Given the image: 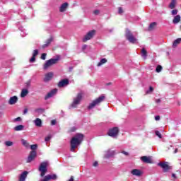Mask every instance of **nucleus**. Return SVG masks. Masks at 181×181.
Here are the masks:
<instances>
[{
    "instance_id": "nucleus-1",
    "label": "nucleus",
    "mask_w": 181,
    "mask_h": 181,
    "mask_svg": "<svg viewBox=\"0 0 181 181\" xmlns=\"http://www.w3.org/2000/svg\"><path fill=\"white\" fill-rule=\"evenodd\" d=\"M83 138L84 135L78 133L71 139V152H74V149H76V148L83 142Z\"/></svg>"
},
{
    "instance_id": "nucleus-2",
    "label": "nucleus",
    "mask_w": 181,
    "mask_h": 181,
    "mask_svg": "<svg viewBox=\"0 0 181 181\" xmlns=\"http://www.w3.org/2000/svg\"><path fill=\"white\" fill-rule=\"evenodd\" d=\"M81 100H83V93L81 92L77 94L76 97L74 98L73 102L70 105V108H77V107L80 105Z\"/></svg>"
},
{
    "instance_id": "nucleus-3",
    "label": "nucleus",
    "mask_w": 181,
    "mask_h": 181,
    "mask_svg": "<svg viewBox=\"0 0 181 181\" xmlns=\"http://www.w3.org/2000/svg\"><path fill=\"white\" fill-rule=\"evenodd\" d=\"M105 98V96L101 95L99 98H96L95 100H93L91 103L89 104L88 106V110H93L94 107H97V105H100L101 103L104 101V99Z\"/></svg>"
},
{
    "instance_id": "nucleus-4",
    "label": "nucleus",
    "mask_w": 181,
    "mask_h": 181,
    "mask_svg": "<svg viewBox=\"0 0 181 181\" xmlns=\"http://www.w3.org/2000/svg\"><path fill=\"white\" fill-rule=\"evenodd\" d=\"M59 60H60V57H58L57 58H52V59H50L46 61L43 66L44 70H47V69H49V67H52V66L57 64V62H59Z\"/></svg>"
},
{
    "instance_id": "nucleus-5",
    "label": "nucleus",
    "mask_w": 181,
    "mask_h": 181,
    "mask_svg": "<svg viewBox=\"0 0 181 181\" xmlns=\"http://www.w3.org/2000/svg\"><path fill=\"white\" fill-rule=\"evenodd\" d=\"M125 36H126V39H127V40H129L130 43H133V44L138 43V39L134 37V35H132V33H131L129 30H126Z\"/></svg>"
},
{
    "instance_id": "nucleus-6",
    "label": "nucleus",
    "mask_w": 181,
    "mask_h": 181,
    "mask_svg": "<svg viewBox=\"0 0 181 181\" xmlns=\"http://www.w3.org/2000/svg\"><path fill=\"white\" fill-rule=\"evenodd\" d=\"M48 163H49L47 161H45V162L41 163V164L40 165L39 170L41 173V174H40L41 177H43V176H45V175H46V173L47 172Z\"/></svg>"
},
{
    "instance_id": "nucleus-7",
    "label": "nucleus",
    "mask_w": 181,
    "mask_h": 181,
    "mask_svg": "<svg viewBox=\"0 0 181 181\" xmlns=\"http://www.w3.org/2000/svg\"><path fill=\"white\" fill-rule=\"evenodd\" d=\"M119 132V129H118V127H113L109 129L107 135H109V136H111L112 138H117V136H118Z\"/></svg>"
},
{
    "instance_id": "nucleus-8",
    "label": "nucleus",
    "mask_w": 181,
    "mask_h": 181,
    "mask_svg": "<svg viewBox=\"0 0 181 181\" xmlns=\"http://www.w3.org/2000/svg\"><path fill=\"white\" fill-rule=\"evenodd\" d=\"M169 163L168 162H164V163H158V166H160L163 169V172L167 173L172 169L170 166H169Z\"/></svg>"
},
{
    "instance_id": "nucleus-9",
    "label": "nucleus",
    "mask_w": 181,
    "mask_h": 181,
    "mask_svg": "<svg viewBox=\"0 0 181 181\" xmlns=\"http://www.w3.org/2000/svg\"><path fill=\"white\" fill-rule=\"evenodd\" d=\"M94 35H95V30L89 31L83 38V42H87L88 40L93 39Z\"/></svg>"
},
{
    "instance_id": "nucleus-10",
    "label": "nucleus",
    "mask_w": 181,
    "mask_h": 181,
    "mask_svg": "<svg viewBox=\"0 0 181 181\" xmlns=\"http://www.w3.org/2000/svg\"><path fill=\"white\" fill-rule=\"evenodd\" d=\"M56 179H57V175L56 174H51L45 176L44 179H42L40 181L56 180Z\"/></svg>"
},
{
    "instance_id": "nucleus-11",
    "label": "nucleus",
    "mask_w": 181,
    "mask_h": 181,
    "mask_svg": "<svg viewBox=\"0 0 181 181\" xmlns=\"http://www.w3.org/2000/svg\"><path fill=\"white\" fill-rule=\"evenodd\" d=\"M56 94H57V89H52L45 95V100H49V98H52V97L56 95Z\"/></svg>"
},
{
    "instance_id": "nucleus-12",
    "label": "nucleus",
    "mask_w": 181,
    "mask_h": 181,
    "mask_svg": "<svg viewBox=\"0 0 181 181\" xmlns=\"http://www.w3.org/2000/svg\"><path fill=\"white\" fill-rule=\"evenodd\" d=\"M35 158H36V151H33L30 153V155L28 156V157L27 158V163H30V162H32V160H33V159H35Z\"/></svg>"
},
{
    "instance_id": "nucleus-13",
    "label": "nucleus",
    "mask_w": 181,
    "mask_h": 181,
    "mask_svg": "<svg viewBox=\"0 0 181 181\" xmlns=\"http://www.w3.org/2000/svg\"><path fill=\"white\" fill-rule=\"evenodd\" d=\"M29 173L28 171H23L19 176H18V181H25L26 178L28 177V175Z\"/></svg>"
},
{
    "instance_id": "nucleus-14",
    "label": "nucleus",
    "mask_w": 181,
    "mask_h": 181,
    "mask_svg": "<svg viewBox=\"0 0 181 181\" xmlns=\"http://www.w3.org/2000/svg\"><path fill=\"white\" fill-rule=\"evenodd\" d=\"M66 86H69V79H66V78L62 80L58 83V87L59 88H62L63 87H66Z\"/></svg>"
},
{
    "instance_id": "nucleus-15",
    "label": "nucleus",
    "mask_w": 181,
    "mask_h": 181,
    "mask_svg": "<svg viewBox=\"0 0 181 181\" xmlns=\"http://www.w3.org/2000/svg\"><path fill=\"white\" fill-rule=\"evenodd\" d=\"M53 76H54L53 72H49L46 74L44 78L45 83H47L48 81H50V80L53 78Z\"/></svg>"
},
{
    "instance_id": "nucleus-16",
    "label": "nucleus",
    "mask_w": 181,
    "mask_h": 181,
    "mask_svg": "<svg viewBox=\"0 0 181 181\" xmlns=\"http://www.w3.org/2000/svg\"><path fill=\"white\" fill-rule=\"evenodd\" d=\"M39 54V50L35 49L33 52V57L30 59V63H35L36 61V56Z\"/></svg>"
},
{
    "instance_id": "nucleus-17",
    "label": "nucleus",
    "mask_w": 181,
    "mask_h": 181,
    "mask_svg": "<svg viewBox=\"0 0 181 181\" xmlns=\"http://www.w3.org/2000/svg\"><path fill=\"white\" fill-rule=\"evenodd\" d=\"M132 175H133V176H137L138 177H139V176L142 175V171L141 170H138V169H133L131 171Z\"/></svg>"
},
{
    "instance_id": "nucleus-18",
    "label": "nucleus",
    "mask_w": 181,
    "mask_h": 181,
    "mask_svg": "<svg viewBox=\"0 0 181 181\" xmlns=\"http://www.w3.org/2000/svg\"><path fill=\"white\" fill-rule=\"evenodd\" d=\"M18 103V96L11 97L8 100V104L10 105H13Z\"/></svg>"
},
{
    "instance_id": "nucleus-19",
    "label": "nucleus",
    "mask_w": 181,
    "mask_h": 181,
    "mask_svg": "<svg viewBox=\"0 0 181 181\" xmlns=\"http://www.w3.org/2000/svg\"><path fill=\"white\" fill-rule=\"evenodd\" d=\"M177 6V0H171L168 5L170 9H175Z\"/></svg>"
},
{
    "instance_id": "nucleus-20",
    "label": "nucleus",
    "mask_w": 181,
    "mask_h": 181,
    "mask_svg": "<svg viewBox=\"0 0 181 181\" xmlns=\"http://www.w3.org/2000/svg\"><path fill=\"white\" fill-rule=\"evenodd\" d=\"M114 155H115V151H111V150H108L105 155V157L107 158H112V156H114Z\"/></svg>"
},
{
    "instance_id": "nucleus-21",
    "label": "nucleus",
    "mask_w": 181,
    "mask_h": 181,
    "mask_svg": "<svg viewBox=\"0 0 181 181\" xmlns=\"http://www.w3.org/2000/svg\"><path fill=\"white\" fill-rule=\"evenodd\" d=\"M69 6L68 3H64L61 5L59 7V12H65L66 9H67V7Z\"/></svg>"
},
{
    "instance_id": "nucleus-22",
    "label": "nucleus",
    "mask_w": 181,
    "mask_h": 181,
    "mask_svg": "<svg viewBox=\"0 0 181 181\" xmlns=\"http://www.w3.org/2000/svg\"><path fill=\"white\" fill-rule=\"evenodd\" d=\"M141 159L144 163H152V160L148 156H142Z\"/></svg>"
},
{
    "instance_id": "nucleus-23",
    "label": "nucleus",
    "mask_w": 181,
    "mask_h": 181,
    "mask_svg": "<svg viewBox=\"0 0 181 181\" xmlns=\"http://www.w3.org/2000/svg\"><path fill=\"white\" fill-rule=\"evenodd\" d=\"M52 42H53V37H49L46 42L45 44H44L42 45V49H46V47H47V46H49V45H50V43H52Z\"/></svg>"
},
{
    "instance_id": "nucleus-24",
    "label": "nucleus",
    "mask_w": 181,
    "mask_h": 181,
    "mask_svg": "<svg viewBox=\"0 0 181 181\" xmlns=\"http://www.w3.org/2000/svg\"><path fill=\"white\" fill-rule=\"evenodd\" d=\"M180 15L175 16L173 20V23H174V25L179 23V22H180Z\"/></svg>"
},
{
    "instance_id": "nucleus-25",
    "label": "nucleus",
    "mask_w": 181,
    "mask_h": 181,
    "mask_svg": "<svg viewBox=\"0 0 181 181\" xmlns=\"http://www.w3.org/2000/svg\"><path fill=\"white\" fill-rule=\"evenodd\" d=\"M18 29L21 31V36H22V37H25V36L28 35V33H26V30L23 27H19Z\"/></svg>"
},
{
    "instance_id": "nucleus-26",
    "label": "nucleus",
    "mask_w": 181,
    "mask_h": 181,
    "mask_svg": "<svg viewBox=\"0 0 181 181\" xmlns=\"http://www.w3.org/2000/svg\"><path fill=\"white\" fill-rule=\"evenodd\" d=\"M33 122L35 127H42V119H40V118L35 119V120H34Z\"/></svg>"
},
{
    "instance_id": "nucleus-27",
    "label": "nucleus",
    "mask_w": 181,
    "mask_h": 181,
    "mask_svg": "<svg viewBox=\"0 0 181 181\" xmlns=\"http://www.w3.org/2000/svg\"><path fill=\"white\" fill-rule=\"evenodd\" d=\"M27 94H29V90H28V89H23L21 90V98H25V97H26Z\"/></svg>"
},
{
    "instance_id": "nucleus-28",
    "label": "nucleus",
    "mask_w": 181,
    "mask_h": 181,
    "mask_svg": "<svg viewBox=\"0 0 181 181\" xmlns=\"http://www.w3.org/2000/svg\"><path fill=\"white\" fill-rule=\"evenodd\" d=\"M181 42V38L176 39L173 43V47H177V45H180Z\"/></svg>"
},
{
    "instance_id": "nucleus-29",
    "label": "nucleus",
    "mask_w": 181,
    "mask_h": 181,
    "mask_svg": "<svg viewBox=\"0 0 181 181\" xmlns=\"http://www.w3.org/2000/svg\"><path fill=\"white\" fill-rule=\"evenodd\" d=\"M25 128V126L22 125V124H20V125H18V126H16L14 127V129L16 131H23V129Z\"/></svg>"
},
{
    "instance_id": "nucleus-30",
    "label": "nucleus",
    "mask_w": 181,
    "mask_h": 181,
    "mask_svg": "<svg viewBox=\"0 0 181 181\" xmlns=\"http://www.w3.org/2000/svg\"><path fill=\"white\" fill-rule=\"evenodd\" d=\"M107 62V59L103 58L98 63V67H100L103 66V64H105V62Z\"/></svg>"
},
{
    "instance_id": "nucleus-31",
    "label": "nucleus",
    "mask_w": 181,
    "mask_h": 181,
    "mask_svg": "<svg viewBox=\"0 0 181 181\" xmlns=\"http://www.w3.org/2000/svg\"><path fill=\"white\" fill-rule=\"evenodd\" d=\"M148 54V52L145 49V48L141 49V56L144 57V59H146V56Z\"/></svg>"
},
{
    "instance_id": "nucleus-32",
    "label": "nucleus",
    "mask_w": 181,
    "mask_h": 181,
    "mask_svg": "<svg viewBox=\"0 0 181 181\" xmlns=\"http://www.w3.org/2000/svg\"><path fill=\"white\" fill-rule=\"evenodd\" d=\"M155 26H156V23H155V22L151 23L149 25L148 30H153V29H155Z\"/></svg>"
},
{
    "instance_id": "nucleus-33",
    "label": "nucleus",
    "mask_w": 181,
    "mask_h": 181,
    "mask_svg": "<svg viewBox=\"0 0 181 181\" xmlns=\"http://www.w3.org/2000/svg\"><path fill=\"white\" fill-rule=\"evenodd\" d=\"M21 142L23 146H25V148H29V143H28V141L23 139H21Z\"/></svg>"
},
{
    "instance_id": "nucleus-34",
    "label": "nucleus",
    "mask_w": 181,
    "mask_h": 181,
    "mask_svg": "<svg viewBox=\"0 0 181 181\" xmlns=\"http://www.w3.org/2000/svg\"><path fill=\"white\" fill-rule=\"evenodd\" d=\"M35 112H37V114H43V112H45V109L43 108L35 109Z\"/></svg>"
},
{
    "instance_id": "nucleus-35",
    "label": "nucleus",
    "mask_w": 181,
    "mask_h": 181,
    "mask_svg": "<svg viewBox=\"0 0 181 181\" xmlns=\"http://www.w3.org/2000/svg\"><path fill=\"white\" fill-rule=\"evenodd\" d=\"M178 12H179V11H177V9L173 8V11H171V15L173 16H177Z\"/></svg>"
},
{
    "instance_id": "nucleus-36",
    "label": "nucleus",
    "mask_w": 181,
    "mask_h": 181,
    "mask_svg": "<svg viewBox=\"0 0 181 181\" xmlns=\"http://www.w3.org/2000/svg\"><path fill=\"white\" fill-rule=\"evenodd\" d=\"M162 66L158 65L157 66L156 69V73H160L162 71Z\"/></svg>"
},
{
    "instance_id": "nucleus-37",
    "label": "nucleus",
    "mask_w": 181,
    "mask_h": 181,
    "mask_svg": "<svg viewBox=\"0 0 181 181\" xmlns=\"http://www.w3.org/2000/svg\"><path fill=\"white\" fill-rule=\"evenodd\" d=\"M12 145H13V142L11 141H7L5 142L6 146H12Z\"/></svg>"
},
{
    "instance_id": "nucleus-38",
    "label": "nucleus",
    "mask_w": 181,
    "mask_h": 181,
    "mask_svg": "<svg viewBox=\"0 0 181 181\" xmlns=\"http://www.w3.org/2000/svg\"><path fill=\"white\" fill-rule=\"evenodd\" d=\"M155 134L156 135V136H158V138H160L161 139L162 138V134H160V132L158 130L155 131Z\"/></svg>"
},
{
    "instance_id": "nucleus-39",
    "label": "nucleus",
    "mask_w": 181,
    "mask_h": 181,
    "mask_svg": "<svg viewBox=\"0 0 181 181\" xmlns=\"http://www.w3.org/2000/svg\"><path fill=\"white\" fill-rule=\"evenodd\" d=\"M30 149L32 151H36L37 149V144H33L30 146Z\"/></svg>"
},
{
    "instance_id": "nucleus-40",
    "label": "nucleus",
    "mask_w": 181,
    "mask_h": 181,
    "mask_svg": "<svg viewBox=\"0 0 181 181\" xmlns=\"http://www.w3.org/2000/svg\"><path fill=\"white\" fill-rule=\"evenodd\" d=\"M153 91V88L152 86L149 87V90H146V94H151Z\"/></svg>"
},
{
    "instance_id": "nucleus-41",
    "label": "nucleus",
    "mask_w": 181,
    "mask_h": 181,
    "mask_svg": "<svg viewBox=\"0 0 181 181\" xmlns=\"http://www.w3.org/2000/svg\"><path fill=\"white\" fill-rule=\"evenodd\" d=\"M47 54L46 53H43L42 55H41V59L42 60H46V56Z\"/></svg>"
},
{
    "instance_id": "nucleus-42",
    "label": "nucleus",
    "mask_w": 181,
    "mask_h": 181,
    "mask_svg": "<svg viewBox=\"0 0 181 181\" xmlns=\"http://www.w3.org/2000/svg\"><path fill=\"white\" fill-rule=\"evenodd\" d=\"M50 139H52V136H47V137H45V142H49Z\"/></svg>"
},
{
    "instance_id": "nucleus-43",
    "label": "nucleus",
    "mask_w": 181,
    "mask_h": 181,
    "mask_svg": "<svg viewBox=\"0 0 181 181\" xmlns=\"http://www.w3.org/2000/svg\"><path fill=\"white\" fill-rule=\"evenodd\" d=\"M118 13H119V15L124 13V11L122 10V8L121 7L119 8Z\"/></svg>"
},
{
    "instance_id": "nucleus-44",
    "label": "nucleus",
    "mask_w": 181,
    "mask_h": 181,
    "mask_svg": "<svg viewBox=\"0 0 181 181\" xmlns=\"http://www.w3.org/2000/svg\"><path fill=\"white\" fill-rule=\"evenodd\" d=\"M94 15H100V10H95L93 11Z\"/></svg>"
},
{
    "instance_id": "nucleus-45",
    "label": "nucleus",
    "mask_w": 181,
    "mask_h": 181,
    "mask_svg": "<svg viewBox=\"0 0 181 181\" xmlns=\"http://www.w3.org/2000/svg\"><path fill=\"white\" fill-rule=\"evenodd\" d=\"M93 166H94L95 168H97V166H98V162L95 161L93 164Z\"/></svg>"
},
{
    "instance_id": "nucleus-46",
    "label": "nucleus",
    "mask_w": 181,
    "mask_h": 181,
    "mask_svg": "<svg viewBox=\"0 0 181 181\" xmlns=\"http://www.w3.org/2000/svg\"><path fill=\"white\" fill-rule=\"evenodd\" d=\"M159 119H160V116L157 115V116L155 117V120L156 121H159Z\"/></svg>"
},
{
    "instance_id": "nucleus-47",
    "label": "nucleus",
    "mask_w": 181,
    "mask_h": 181,
    "mask_svg": "<svg viewBox=\"0 0 181 181\" xmlns=\"http://www.w3.org/2000/svg\"><path fill=\"white\" fill-rule=\"evenodd\" d=\"M14 121H16V122L22 121V118H21V117H18L16 118V119H14Z\"/></svg>"
},
{
    "instance_id": "nucleus-48",
    "label": "nucleus",
    "mask_w": 181,
    "mask_h": 181,
    "mask_svg": "<svg viewBox=\"0 0 181 181\" xmlns=\"http://www.w3.org/2000/svg\"><path fill=\"white\" fill-rule=\"evenodd\" d=\"M122 153H123V155H124L125 156H128L129 153L127 151H122Z\"/></svg>"
},
{
    "instance_id": "nucleus-49",
    "label": "nucleus",
    "mask_w": 181,
    "mask_h": 181,
    "mask_svg": "<svg viewBox=\"0 0 181 181\" xmlns=\"http://www.w3.org/2000/svg\"><path fill=\"white\" fill-rule=\"evenodd\" d=\"M51 125H56V120H52Z\"/></svg>"
},
{
    "instance_id": "nucleus-50",
    "label": "nucleus",
    "mask_w": 181,
    "mask_h": 181,
    "mask_svg": "<svg viewBox=\"0 0 181 181\" xmlns=\"http://www.w3.org/2000/svg\"><path fill=\"white\" fill-rule=\"evenodd\" d=\"M172 177H173L174 179H177V177L176 176V174H175V173L172 174Z\"/></svg>"
},
{
    "instance_id": "nucleus-51",
    "label": "nucleus",
    "mask_w": 181,
    "mask_h": 181,
    "mask_svg": "<svg viewBox=\"0 0 181 181\" xmlns=\"http://www.w3.org/2000/svg\"><path fill=\"white\" fill-rule=\"evenodd\" d=\"M82 49L83 50H86V49H87V45H83Z\"/></svg>"
},
{
    "instance_id": "nucleus-52",
    "label": "nucleus",
    "mask_w": 181,
    "mask_h": 181,
    "mask_svg": "<svg viewBox=\"0 0 181 181\" xmlns=\"http://www.w3.org/2000/svg\"><path fill=\"white\" fill-rule=\"evenodd\" d=\"M26 114H28V109H25V110H23V115H26Z\"/></svg>"
},
{
    "instance_id": "nucleus-53",
    "label": "nucleus",
    "mask_w": 181,
    "mask_h": 181,
    "mask_svg": "<svg viewBox=\"0 0 181 181\" xmlns=\"http://www.w3.org/2000/svg\"><path fill=\"white\" fill-rule=\"evenodd\" d=\"M68 181H74V179L71 177Z\"/></svg>"
},
{
    "instance_id": "nucleus-54",
    "label": "nucleus",
    "mask_w": 181,
    "mask_h": 181,
    "mask_svg": "<svg viewBox=\"0 0 181 181\" xmlns=\"http://www.w3.org/2000/svg\"><path fill=\"white\" fill-rule=\"evenodd\" d=\"M156 102L158 103H160V99H158L156 100Z\"/></svg>"
},
{
    "instance_id": "nucleus-55",
    "label": "nucleus",
    "mask_w": 181,
    "mask_h": 181,
    "mask_svg": "<svg viewBox=\"0 0 181 181\" xmlns=\"http://www.w3.org/2000/svg\"><path fill=\"white\" fill-rule=\"evenodd\" d=\"M2 115H4V114L2 112H0V118L1 117H2Z\"/></svg>"
},
{
    "instance_id": "nucleus-56",
    "label": "nucleus",
    "mask_w": 181,
    "mask_h": 181,
    "mask_svg": "<svg viewBox=\"0 0 181 181\" xmlns=\"http://www.w3.org/2000/svg\"><path fill=\"white\" fill-rule=\"evenodd\" d=\"M177 148L175 150L174 153H177Z\"/></svg>"
},
{
    "instance_id": "nucleus-57",
    "label": "nucleus",
    "mask_w": 181,
    "mask_h": 181,
    "mask_svg": "<svg viewBox=\"0 0 181 181\" xmlns=\"http://www.w3.org/2000/svg\"><path fill=\"white\" fill-rule=\"evenodd\" d=\"M71 70H73V68L70 67L69 68V71H71Z\"/></svg>"
},
{
    "instance_id": "nucleus-58",
    "label": "nucleus",
    "mask_w": 181,
    "mask_h": 181,
    "mask_svg": "<svg viewBox=\"0 0 181 181\" xmlns=\"http://www.w3.org/2000/svg\"><path fill=\"white\" fill-rule=\"evenodd\" d=\"M74 132V129L72 130V132Z\"/></svg>"
}]
</instances>
